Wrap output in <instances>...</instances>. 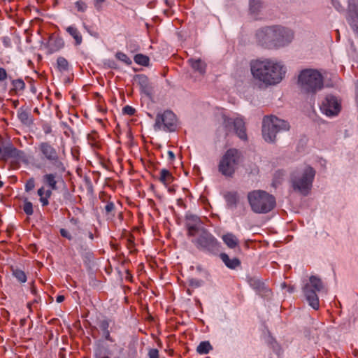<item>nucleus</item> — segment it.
<instances>
[{
    "label": "nucleus",
    "instance_id": "a211bd4d",
    "mask_svg": "<svg viewBox=\"0 0 358 358\" xmlns=\"http://www.w3.org/2000/svg\"><path fill=\"white\" fill-rule=\"evenodd\" d=\"M136 80L138 85L140 86L141 91L147 94L150 95L152 92V87L150 85L148 77L145 75H137Z\"/></svg>",
    "mask_w": 358,
    "mask_h": 358
},
{
    "label": "nucleus",
    "instance_id": "bf43d9fd",
    "mask_svg": "<svg viewBox=\"0 0 358 358\" xmlns=\"http://www.w3.org/2000/svg\"><path fill=\"white\" fill-rule=\"evenodd\" d=\"M3 182L2 181H0V187H3Z\"/></svg>",
    "mask_w": 358,
    "mask_h": 358
},
{
    "label": "nucleus",
    "instance_id": "c756f323",
    "mask_svg": "<svg viewBox=\"0 0 358 358\" xmlns=\"http://www.w3.org/2000/svg\"><path fill=\"white\" fill-rule=\"evenodd\" d=\"M134 62L139 65L147 66L149 65L150 59L143 54H137L134 57Z\"/></svg>",
    "mask_w": 358,
    "mask_h": 358
},
{
    "label": "nucleus",
    "instance_id": "f8f14e48",
    "mask_svg": "<svg viewBox=\"0 0 358 358\" xmlns=\"http://www.w3.org/2000/svg\"><path fill=\"white\" fill-rule=\"evenodd\" d=\"M12 159L13 162H27V156L23 150H18L13 144L9 143L1 148L0 146V160L6 162Z\"/></svg>",
    "mask_w": 358,
    "mask_h": 358
},
{
    "label": "nucleus",
    "instance_id": "f03ea898",
    "mask_svg": "<svg viewBox=\"0 0 358 358\" xmlns=\"http://www.w3.org/2000/svg\"><path fill=\"white\" fill-rule=\"evenodd\" d=\"M250 67L253 78L266 85L278 84L286 73L281 62L271 59L252 60Z\"/></svg>",
    "mask_w": 358,
    "mask_h": 358
},
{
    "label": "nucleus",
    "instance_id": "a878e982",
    "mask_svg": "<svg viewBox=\"0 0 358 358\" xmlns=\"http://www.w3.org/2000/svg\"><path fill=\"white\" fill-rule=\"evenodd\" d=\"M17 117L23 124L29 125L32 123L29 112L22 108L17 110Z\"/></svg>",
    "mask_w": 358,
    "mask_h": 358
},
{
    "label": "nucleus",
    "instance_id": "3c124183",
    "mask_svg": "<svg viewBox=\"0 0 358 358\" xmlns=\"http://www.w3.org/2000/svg\"><path fill=\"white\" fill-rule=\"evenodd\" d=\"M64 296L63 295H58L57 297H56V301L57 303H62V301H64Z\"/></svg>",
    "mask_w": 358,
    "mask_h": 358
},
{
    "label": "nucleus",
    "instance_id": "7ed1b4c3",
    "mask_svg": "<svg viewBox=\"0 0 358 358\" xmlns=\"http://www.w3.org/2000/svg\"><path fill=\"white\" fill-rule=\"evenodd\" d=\"M293 38L292 31L280 25L265 27L256 33L258 44L267 49L284 47L291 43Z\"/></svg>",
    "mask_w": 358,
    "mask_h": 358
},
{
    "label": "nucleus",
    "instance_id": "aec40b11",
    "mask_svg": "<svg viewBox=\"0 0 358 358\" xmlns=\"http://www.w3.org/2000/svg\"><path fill=\"white\" fill-rule=\"evenodd\" d=\"M188 63L194 71L199 72L201 75L206 73L207 65L202 59L190 58L188 59Z\"/></svg>",
    "mask_w": 358,
    "mask_h": 358
},
{
    "label": "nucleus",
    "instance_id": "58836bf2",
    "mask_svg": "<svg viewBox=\"0 0 358 358\" xmlns=\"http://www.w3.org/2000/svg\"><path fill=\"white\" fill-rule=\"evenodd\" d=\"M75 6L78 12H85L87 10V6L83 1H78L75 3Z\"/></svg>",
    "mask_w": 358,
    "mask_h": 358
},
{
    "label": "nucleus",
    "instance_id": "09e8293b",
    "mask_svg": "<svg viewBox=\"0 0 358 358\" xmlns=\"http://www.w3.org/2000/svg\"><path fill=\"white\" fill-rule=\"evenodd\" d=\"M52 190L50 188L49 189H47V190H45V196L44 198H46L47 200L49 199V198H50V196H52Z\"/></svg>",
    "mask_w": 358,
    "mask_h": 358
},
{
    "label": "nucleus",
    "instance_id": "79ce46f5",
    "mask_svg": "<svg viewBox=\"0 0 358 358\" xmlns=\"http://www.w3.org/2000/svg\"><path fill=\"white\" fill-rule=\"evenodd\" d=\"M201 280H199L197 279L191 278L189 280V285L192 287H198L201 286Z\"/></svg>",
    "mask_w": 358,
    "mask_h": 358
},
{
    "label": "nucleus",
    "instance_id": "6ab92c4d",
    "mask_svg": "<svg viewBox=\"0 0 358 358\" xmlns=\"http://www.w3.org/2000/svg\"><path fill=\"white\" fill-rule=\"evenodd\" d=\"M54 173H45L43 176V182L51 189L57 190L58 189L57 183V173L58 171H53Z\"/></svg>",
    "mask_w": 358,
    "mask_h": 358
},
{
    "label": "nucleus",
    "instance_id": "6e6552de",
    "mask_svg": "<svg viewBox=\"0 0 358 358\" xmlns=\"http://www.w3.org/2000/svg\"><path fill=\"white\" fill-rule=\"evenodd\" d=\"M243 158L241 152L238 149H228L219 162V172L225 177L232 178L243 162Z\"/></svg>",
    "mask_w": 358,
    "mask_h": 358
},
{
    "label": "nucleus",
    "instance_id": "72a5a7b5",
    "mask_svg": "<svg viewBox=\"0 0 358 358\" xmlns=\"http://www.w3.org/2000/svg\"><path fill=\"white\" fill-rule=\"evenodd\" d=\"M13 274L19 282H25L27 281V276L23 271L20 269L13 270Z\"/></svg>",
    "mask_w": 358,
    "mask_h": 358
},
{
    "label": "nucleus",
    "instance_id": "7c9ffc66",
    "mask_svg": "<svg viewBox=\"0 0 358 358\" xmlns=\"http://www.w3.org/2000/svg\"><path fill=\"white\" fill-rule=\"evenodd\" d=\"M262 7L261 0H250V10L253 13H257Z\"/></svg>",
    "mask_w": 358,
    "mask_h": 358
},
{
    "label": "nucleus",
    "instance_id": "c85d7f7f",
    "mask_svg": "<svg viewBox=\"0 0 358 358\" xmlns=\"http://www.w3.org/2000/svg\"><path fill=\"white\" fill-rule=\"evenodd\" d=\"M57 65L59 71H68L69 69V64L68 61L63 57H59L57 59Z\"/></svg>",
    "mask_w": 358,
    "mask_h": 358
},
{
    "label": "nucleus",
    "instance_id": "f3484780",
    "mask_svg": "<svg viewBox=\"0 0 358 358\" xmlns=\"http://www.w3.org/2000/svg\"><path fill=\"white\" fill-rule=\"evenodd\" d=\"M228 209L236 208L240 201V196L236 191H227L223 194Z\"/></svg>",
    "mask_w": 358,
    "mask_h": 358
},
{
    "label": "nucleus",
    "instance_id": "864d4df0",
    "mask_svg": "<svg viewBox=\"0 0 358 358\" xmlns=\"http://www.w3.org/2000/svg\"><path fill=\"white\" fill-rule=\"evenodd\" d=\"M38 299H34L31 303H27V308L31 310V305L33 303H38Z\"/></svg>",
    "mask_w": 358,
    "mask_h": 358
},
{
    "label": "nucleus",
    "instance_id": "6e6d98bb",
    "mask_svg": "<svg viewBox=\"0 0 358 358\" xmlns=\"http://www.w3.org/2000/svg\"><path fill=\"white\" fill-rule=\"evenodd\" d=\"M356 101H357V103L358 104V82H357V95H356Z\"/></svg>",
    "mask_w": 358,
    "mask_h": 358
},
{
    "label": "nucleus",
    "instance_id": "f704fd0d",
    "mask_svg": "<svg viewBox=\"0 0 358 358\" xmlns=\"http://www.w3.org/2000/svg\"><path fill=\"white\" fill-rule=\"evenodd\" d=\"M12 85L15 91H22L25 87V83L22 79L13 80Z\"/></svg>",
    "mask_w": 358,
    "mask_h": 358
},
{
    "label": "nucleus",
    "instance_id": "cd10ccee",
    "mask_svg": "<svg viewBox=\"0 0 358 358\" xmlns=\"http://www.w3.org/2000/svg\"><path fill=\"white\" fill-rule=\"evenodd\" d=\"M213 349L208 341H203L197 346L196 351L200 355L208 354Z\"/></svg>",
    "mask_w": 358,
    "mask_h": 358
},
{
    "label": "nucleus",
    "instance_id": "4c0bfd02",
    "mask_svg": "<svg viewBox=\"0 0 358 358\" xmlns=\"http://www.w3.org/2000/svg\"><path fill=\"white\" fill-rule=\"evenodd\" d=\"M35 187V179L34 178H30L28 179L25 183L24 189L27 192H29L34 189Z\"/></svg>",
    "mask_w": 358,
    "mask_h": 358
},
{
    "label": "nucleus",
    "instance_id": "2f4dec72",
    "mask_svg": "<svg viewBox=\"0 0 358 358\" xmlns=\"http://www.w3.org/2000/svg\"><path fill=\"white\" fill-rule=\"evenodd\" d=\"M78 251L82 256H85L88 259H90L93 256L92 252L90 251V249L85 244L80 245L78 248Z\"/></svg>",
    "mask_w": 358,
    "mask_h": 358
},
{
    "label": "nucleus",
    "instance_id": "39448f33",
    "mask_svg": "<svg viewBox=\"0 0 358 358\" xmlns=\"http://www.w3.org/2000/svg\"><path fill=\"white\" fill-rule=\"evenodd\" d=\"M315 176V171L310 166L297 169L291 174L290 182L293 189L306 196L309 194Z\"/></svg>",
    "mask_w": 358,
    "mask_h": 358
},
{
    "label": "nucleus",
    "instance_id": "37998d69",
    "mask_svg": "<svg viewBox=\"0 0 358 358\" xmlns=\"http://www.w3.org/2000/svg\"><path fill=\"white\" fill-rule=\"evenodd\" d=\"M149 358H159V351L157 349L152 348L148 352Z\"/></svg>",
    "mask_w": 358,
    "mask_h": 358
},
{
    "label": "nucleus",
    "instance_id": "052dcab7",
    "mask_svg": "<svg viewBox=\"0 0 358 358\" xmlns=\"http://www.w3.org/2000/svg\"><path fill=\"white\" fill-rule=\"evenodd\" d=\"M100 358H109L108 356H103L102 357H100Z\"/></svg>",
    "mask_w": 358,
    "mask_h": 358
},
{
    "label": "nucleus",
    "instance_id": "13d9d810",
    "mask_svg": "<svg viewBox=\"0 0 358 358\" xmlns=\"http://www.w3.org/2000/svg\"><path fill=\"white\" fill-rule=\"evenodd\" d=\"M50 132V128H48L47 130H45V134H48Z\"/></svg>",
    "mask_w": 358,
    "mask_h": 358
},
{
    "label": "nucleus",
    "instance_id": "e433bc0d",
    "mask_svg": "<svg viewBox=\"0 0 358 358\" xmlns=\"http://www.w3.org/2000/svg\"><path fill=\"white\" fill-rule=\"evenodd\" d=\"M116 58L119 59L120 61L123 62L126 64H131V60L130 58L124 52H117L115 55Z\"/></svg>",
    "mask_w": 358,
    "mask_h": 358
},
{
    "label": "nucleus",
    "instance_id": "ea45409f",
    "mask_svg": "<svg viewBox=\"0 0 358 358\" xmlns=\"http://www.w3.org/2000/svg\"><path fill=\"white\" fill-rule=\"evenodd\" d=\"M104 210L106 214H110L115 210V204L112 201L107 202L104 207Z\"/></svg>",
    "mask_w": 358,
    "mask_h": 358
},
{
    "label": "nucleus",
    "instance_id": "0eeeda50",
    "mask_svg": "<svg viewBox=\"0 0 358 358\" xmlns=\"http://www.w3.org/2000/svg\"><path fill=\"white\" fill-rule=\"evenodd\" d=\"M251 209L256 213H267L275 206V197L262 190H254L248 194Z\"/></svg>",
    "mask_w": 358,
    "mask_h": 358
},
{
    "label": "nucleus",
    "instance_id": "4468645a",
    "mask_svg": "<svg viewBox=\"0 0 358 358\" xmlns=\"http://www.w3.org/2000/svg\"><path fill=\"white\" fill-rule=\"evenodd\" d=\"M320 108L322 113L327 116H335L341 110V103L336 96L329 94L322 101Z\"/></svg>",
    "mask_w": 358,
    "mask_h": 358
},
{
    "label": "nucleus",
    "instance_id": "a18cd8bd",
    "mask_svg": "<svg viewBox=\"0 0 358 358\" xmlns=\"http://www.w3.org/2000/svg\"><path fill=\"white\" fill-rule=\"evenodd\" d=\"M331 1H332V4L334 5V6L335 7V8L337 10H338V11L343 10V8L341 6V4L340 3V2L338 1V0H331Z\"/></svg>",
    "mask_w": 358,
    "mask_h": 358
},
{
    "label": "nucleus",
    "instance_id": "bb28decb",
    "mask_svg": "<svg viewBox=\"0 0 358 358\" xmlns=\"http://www.w3.org/2000/svg\"><path fill=\"white\" fill-rule=\"evenodd\" d=\"M64 45L62 38L56 37L50 38L49 41L50 48L52 52H55L61 49Z\"/></svg>",
    "mask_w": 358,
    "mask_h": 358
},
{
    "label": "nucleus",
    "instance_id": "9d476101",
    "mask_svg": "<svg viewBox=\"0 0 358 358\" xmlns=\"http://www.w3.org/2000/svg\"><path fill=\"white\" fill-rule=\"evenodd\" d=\"M324 289V286L322 280L315 275H311L309 278V282H307L303 288V292L307 301L315 310H317L320 306L317 292H320Z\"/></svg>",
    "mask_w": 358,
    "mask_h": 358
},
{
    "label": "nucleus",
    "instance_id": "9b49d317",
    "mask_svg": "<svg viewBox=\"0 0 358 358\" xmlns=\"http://www.w3.org/2000/svg\"><path fill=\"white\" fill-rule=\"evenodd\" d=\"M176 117L171 110H165L162 113H157L155 118L154 129L155 131H174L176 128Z\"/></svg>",
    "mask_w": 358,
    "mask_h": 358
},
{
    "label": "nucleus",
    "instance_id": "603ef678",
    "mask_svg": "<svg viewBox=\"0 0 358 358\" xmlns=\"http://www.w3.org/2000/svg\"><path fill=\"white\" fill-rule=\"evenodd\" d=\"M70 222L74 225H77L79 223V220L78 218H75V217H72L71 220H70Z\"/></svg>",
    "mask_w": 358,
    "mask_h": 358
},
{
    "label": "nucleus",
    "instance_id": "dca6fc26",
    "mask_svg": "<svg viewBox=\"0 0 358 358\" xmlns=\"http://www.w3.org/2000/svg\"><path fill=\"white\" fill-rule=\"evenodd\" d=\"M348 10V22L352 29L358 33V0H349Z\"/></svg>",
    "mask_w": 358,
    "mask_h": 358
},
{
    "label": "nucleus",
    "instance_id": "20e7f679",
    "mask_svg": "<svg viewBox=\"0 0 358 358\" xmlns=\"http://www.w3.org/2000/svg\"><path fill=\"white\" fill-rule=\"evenodd\" d=\"M37 153L38 160L36 162V168L49 171H58L60 173L65 171V166L57 149L50 142L43 141L39 143Z\"/></svg>",
    "mask_w": 358,
    "mask_h": 358
},
{
    "label": "nucleus",
    "instance_id": "a19ab883",
    "mask_svg": "<svg viewBox=\"0 0 358 358\" xmlns=\"http://www.w3.org/2000/svg\"><path fill=\"white\" fill-rule=\"evenodd\" d=\"M122 112L124 114L131 116L134 115L136 110L133 107L127 105L123 108Z\"/></svg>",
    "mask_w": 358,
    "mask_h": 358
},
{
    "label": "nucleus",
    "instance_id": "393cba45",
    "mask_svg": "<svg viewBox=\"0 0 358 358\" xmlns=\"http://www.w3.org/2000/svg\"><path fill=\"white\" fill-rule=\"evenodd\" d=\"M66 31L75 39L76 45H78L82 43L83 37L76 27L69 26L66 28Z\"/></svg>",
    "mask_w": 358,
    "mask_h": 358
},
{
    "label": "nucleus",
    "instance_id": "8fccbe9b",
    "mask_svg": "<svg viewBox=\"0 0 358 358\" xmlns=\"http://www.w3.org/2000/svg\"><path fill=\"white\" fill-rule=\"evenodd\" d=\"M167 155L169 160L173 161L175 159V155L172 151L169 150Z\"/></svg>",
    "mask_w": 358,
    "mask_h": 358
},
{
    "label": "nucleus",
    "instance_id": "5701e85b",
    "mask_svg": "<svg viewBox=\"0 0 358 358\" xmlns=\"http://www.w3.org/2000/svg\"><path fill=\"white\" fill-rule=\"evenodd\" d=\"M222 238L223 242L227 245V247L231 249H234L238 246V239L234 234L231 233H227L226 234H224Z\"/></svg>",
    "mask_w": 358,
    "mask_h": 358
},
{
    "label": "nucleus",
    "instance_id": "49530a36",
    "mask_svg": "<svg viewBox=\"0 0 358 358\" xmlns=\"http://www.w3.org/2000/svg\"><path fill=\"white\" fill-rule=\"evenodd\" d=\"M7 78V73L5 69L0 68V81H3Z\"/></svg>",
    "mask_w": 358,
    "mask_h": 358
},
{
    "label": "nucleus",
    "instance_id": "5fc2aeb1",
    "mask_svg": "<svg viewBox=\"0 0 358 358\" xmlns=\"http://www.w3.org/2000/svg\"><path fill=\"white\" fill-rule=\"evenodd\" d=\"M88 237L92 241L94 239V234H92V232H91V231L88 232Z\"/></svg>",
    "mask_w": 358,
    "mask_h": 358
},
{
    "label": "nucleus",
    "instance_id": "b1692460",
    "mask_svg": "<svg viewBox=\"0 0 358 358\" xmlns=\"http://www.w3.org/2000/svg\"><path fill=\"white\" fill-rule=\"evenodd\" d=\"M173 179V176L169 170L163 169L160 171L159 180L164 185L167 186L171 184Z\"/></svg>",
    "mask_w": 358,
    "mask_h": 358
},
{
    "label": "nucleus",
    "instance_id": "c03bdc74",
    "mask_svg": "<svg viewBox=\"0 0 358 358\" xmlns=\"http://www.w3.org/2000/svg\"><path fill=\"white\" fill-rule=\"evenodd\" d=\"M60 234H61L62 236H63V237H64V238H67L69 240H71L72 239V236L65 229H60Z\"/></svg>",
    "mask_w": 358,
    "mask_h": 358
},
{
    "label": "nucleus",
    "instance_id": "4be33fe9",
    "mask_svg": "<svg viewBox=\"0 0 358 358\" xmlns=\"http://www.w3.org/2000/svg\"><path fill=\"white\" fill-rule=\"evenodd\" d=\"M220 257L225 266L230 269H235L241 265V261L238 258L230 259L226 253H221Z\"/></svg>",
    "mask_w": 358,
    "mask_h": 358
},
{
    "label": "nucleus",
    "instance_id": "ddd939ff",
    "mask_svg": "<svg viewBox=\"0 0 358 358\" xmlns=\"http://www.w3.org/2000/svg\"><path fill=\"white\" fill-rule=\"evenodd\" d=\"M223 117L224 126L227 131H231L233 129L240 139L243 141L248 140L245 122L242 118L232 119L225 116Z\"/></svg>",
    "mask_w": 358,
    "mask_h": 358
},
{
    "label": "nucleus",
    "instance_id": "423d86ee",
    "mask_svg": "<svg viewBox=\"0 0 358 358\" xmlns=\"http://www.w3.org/2000/svg\"><path fill=\"white\" fill-rule=\"evenodd\" d=\"M298 83L302 93L315 94L323 88L324 82L322 74L317 70L304 69L301 71Z\"/></svg>",
    "mask_w": 358,
    "mask_h": 358
},
{
    "label": "nucleus",
    "instance_id": "4d7b16f0",
    "mask_svg": "<svg viewBox=\"0 0 358 358\" xmlns=\"http://www.w3.org/2000/svg\"><path fill=\"white\" fill-rule=\"evenodd\" d=\"M288 291L289 292H294V287H289L288 288Z\"/></svg>",
    "mask_w": 358,
    "mask_h": 358
},
{
    "label": "nucleus",
    "instance_id": "1a4fd4ad",
    "mask_svg": "<svg viewBox=\"0 0 358 358\" xmlns=\"http://www.w3.org/2000/svg\"><path fill=\"white\" fill-rule=\"evenodd\" d=\"M290 125L288 122L274 115L265 116L262 121V136L268 143H275L276 134L288 131Z\"/></svg>",
    "mask_w": 358,
    "mask_h": 358
},
{
    "label": "nucleus",
    "instance_id": "de8ad7c7",
    "mask_svg": "<svg viewBox=\"0 0 358 358\" xmlns=\"http://www.w3.org/2000/svg\"><path fill=\"white\" fill-rule=\"evenodd\" d=\"M105 1V0H95L94 6L98 10H100L101 8V4Z\"/></svg>",
    "mask_w": 358,
    "mask_h": 358
},
{
    "label": "nucleus",
    "instance_id": "412c9836",
    "mask_svg": "<svg viewBox=\"0 0 358 358\" xmlns=\"http://www.w3.org/2000/svg\"><path fill=\"white\" fill-rule=\"evenodd\" d=\"M110 320L107 318H103L100 320L98 322V326L101 331H102L103 337L108 341L113 342V339L110 337L109 327H110Z\"/></svg>",
    "mask_w": 358,
    "mask_h": 358
},
{
    "label": "nucleus",
    "instance_id": "c9c22d12",
    "mask_svg": "<svg viewBox=\"0 0 358 358\" xmlns=\"http://www.w3.org/2000/svg\"><path fill=\"white\" fill-rule=\"evenodd\" d=\"M23 210L27 215H31L34 213L33 204L31 201H27V199L24 200Z\"/></svg>",
    "mask_w": 358,
    "mask_h": 358
},
{
    "label": "nucleus",
    "instance_id": "f257e3e1",
    "mask_svg": "<svg viewBox=\"0 0 358 358\" xmlns=\"http://www.w3.org/2000/svg\"><path fill=\"white\" fill-rule=\"evenodd\" d=\"M187 236L192 237V243L202 252L216 255L220 249V243L216 238L205 229L197 216L187 217Z\"/></svg>",
    "mask_w": 358,
    "mask_h": 358
},
{
    "label": "nucleus",
    "instance_id": "473e14b6",
    "mask_svg": "<svg viewBox=\"0 0 358 358\" xmlns=\"http://www.w3.org/2000/svg\"><path fill=\"white\" fill-rule=\"evenodd\" d=\"M37 194L39 196V201L41 203L42 206H46L49 204V201L46 199V198H44L45 196V187L43 186L40 187L38 191Z\"/></svg>",
    "mask_w": 358,
    "mask_h": 358
},
{
    "label": "nucleus",
    "instance_id": "2eb2a0df",
    "mask_svg": "<svg viewBox=\"0 0 358 358\" xmlns=\"http://www.w3.org/2000/svg\"><path fill=\"white\" fill-rule=\"evenodd\" d=\"M250 286L261 297L268 298L271 294V289L266 286L265 283L257 277H251L248 280Z\"/></svg>",
    "mask_w": 358,
    "mask_h": 358
}]
</instances>
